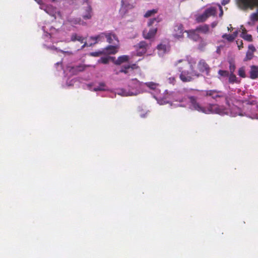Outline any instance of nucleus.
<instances>
[{"label": "nucleus", "instance_id": "6ab92c4d", "mask_svg": "<svg viewBox=\"0 0 258 258\" xmlns=\"http://www.w3.org/2000/svg\"><path fill=\"white\" fill-rule=\"evenodd\" d=\"M117 45H109L106 47V50L108 51L109 53L114 54L117 51Z\"/></svg>", "mask_w": 258, "mask_h": 258}, {"label": "nucleus", "instance_id": "a878e982", "mask_svg": "<svg viewBox=\"0 0 258 258\" xmlns=\"http://www.w3.org/2000/svg\"><path fill=\"white\" fill-rule=\"evenodd\" d=\"M157 13V10H156V9L148 10V11H147V12L144 15V17L148 18L149 17H151V16L156 14Z\"/></svg>", "mask_w": 258, "mask_h": 258}, {"label": "nucleus", "instance_id": "c03bdc74", "mask_svg": "<svg viewBox=\"0 0 258 258\" xmlns=\"http://www.w3.org/2000/svg\"><path fill=\"white\" fill-rule=\"evenodd\" d=\"M237 44H238L239 49H240L243 47V42L242 40L240 41L239 43L238 41H237Z\"/></svg>", "mask_w": 258, "mask_h": 258}, {"label": "nucleus", "instance_id": "20e7f679", "mask_svg": "<svg viewBox=\"0 0 258 258\" xmlns=\"http://www.w3.org/2000/svg\"><path fill=\"white\" fill-rule=\"evenodd\" d=\"M189 101V108L192 110H196L200 112L206 114L207 107L202 105V104L198 101L197 98L194 96H189L188 97Z\"/></svg>", "mask_w": 258, "mask_h": 258}, {"label": "nucleus", "instance_id": "f257e3e1", "mask_svg": "<svg viewBox=\"0 0 258 258\" xmlns=\"http://www.w3.org/2000/svg\"><path fill=\"white\" fill-rule=\"evenodd\" d=\"M161 21V19L158 17L149 20L148 23V26L150 27L153 26V27L151 28L148 31L144 30L143 32V37L146 39H150L155 37L157 33L159 23Z\"/></svg>", "mask_w": 258, "mask_h": 258}, {"label": "nucleus", "instance_id": "7c9ffc66", "mask_svg": "<svg viewBox=\"0 0 258 258\" xmlns=\"http://www.w3.org/2000/svg\"><path fill=\"white\" fill-rule=\"evenodd\" d=\"M226 104L229 107H230V102L232 101V96L230 95H227L224 94V97Z\"/></svg>", "mask_w": 258, "mask_h": 258}, {"label": "nucleus", "instance_id": "c85d7f7f", "mask_svg": "<svg viewBox=\"0 0 258 258\" xmlns=\"http://www.w3.org/2000/svg\"><path fill=\"white\" fill-rule=\"evenodd\" d=\"M105 84L104 83L101 82L100 83L99 86L97 87H95L94 88V91H104L105 90Z\"/></svg>", "mask_w": 258, "mask_h": 258}, {"label": "nucleus", "instance_id": "c756f323", "mask_svg": "<svg viewBox=\"0 0 258 258\" xmlns=\"http://www.w3.org/2000/svg\"><path fill=\"white\" fill-rule=\"evenodd\" d=\"M222 37L227 39L229 42H232L234 40V36L231 34H224L222 35Z\"/></svg>", "mask_w": 258, "mask_h": 258}, {"label": "nucleus", "instance_id": "f704fd0d", "mask_svg": "<svg viewBox=\"0 0 258 258\" xmlns=\"http://www.w3.org/2000/svg\"><path fill=\"white\" fill-rule=\"evenodd\" d=\"M250 20L253 21H258V14L257 13H253L250 15Z\"/></svg>", "mask_w": 258, "mask_h": 258}, {"label": "nucleus", "instance_id": "7ed1b4c3", "mask_svg": "<svg viewBox=\"0 0 258 258\" xmlns=\"http://www.w3.org/2000/svg\"><path fill=\"white\" fill-rule=\"evenodd\" d=\"M189 101V108L192 110H196L200 112L206 114L207 107L202 105V104L198 101L197 98L194 96H189L188 97Z\"/></svg>", "mask_w": 258, "mask_h": 258}, {"label": "nucleus", "instance_id": "f8f14e48", "mask_svg": "<svg viewBox=\"0 0 258 258\" xmlns=\"http://www.w3.org/2000/svg\"><path fill=\"white\" fill-rule=\"evenodd\" d=\"M174 36L175 37L179 39L183 37V26L182 24L176 25L174 28Z\"/></svg>", "mask_w": 258, "mask_h": 258}, {"label": "nucleus", "instance_id": "72a5a7b5", "mask_svg": "<svg viewBox=\"0 0 258 258\" xmlns=\"http://www.w3.org/2000/svg\"><path fill=\"white\" fill-rule=\"evenodd\" d=\"M218 74L223 77H227L229 76V72L227 71L220 70L218 71Z\"/></svg>", "mask_w": 258, "mask_h": 258}, {"label": "nucleus", "instance_id": "dca6fc26", "mask_svg": "<svg viewBox=\"0 0 258 258\" xmlns=\"http://www.w3.org/2000/svg\"><path fill=\"white\" fill-rule=\"evenodd\" d=\"M205 12L207 15L208 18L210 16H214L216 15L217 13V9L215 7H210L209 8L207 9Z\"/></svg>", "mask_w": 258, "mask_h": 258}, {"label": "nucleus", "instance_id": "2f4dec72", "mask_svg": "<svg viewBox=\"0 0 258 258\" xmlns=\"http://www.w3.org/2000/svg\"><path fill=\"white\" fill-rule=\"evenodd\" d=\"M110 57H102L98 60V63H101L103 64H107L108 63Z\"/></svg>", "mask_w": 258, "mask_h": 258}, {"label": "nucleus", "instance_id": "79ce46f5", "mask_svg": "<svg viewBox=\"0 0 258 258\" xmlns=\"http://www.w3.org/2000/svg\"><path fill=\"white\" fill-rule=\"evenodd\" d=\"M132 81L138 86H140L142 83V82H140L139 80H138L137 79H132Z\"/></svg>", "mask_w": 258, "mask_h": 258}, {"label": "nucleus", "instance_id": "cd10ccee", "mask_svg": "<svg viewBox=\"0 0 258 258\" xmlns=\"http://www.w3.org/2000/svg\"><path fill=\"white\" fill-rule=\"evenodd\" d=\"M118 94L120 95L121 96H132L134 95L133 93H130L128 91H126L125 90L121 89L119 90V92H118Z\"/></svg>", "mask_w": 258, "mask_h": 258}, {"label": "nucleus", "instance_id": "09e8293b", "mask_svg": "<svg viewBox=\"0 0 258 258\" xmlns=\"http://www.w3.org/2000/svg\"><path fill=\"white\" fill-rule=\"evenodd\" d=\"M230 0H223L222 2V5L224 6L229 2Z\"/></svg>", "mask_w": 258, "mask_h": 258}, {"label": "nucleus", "instance_id": "37998d69", "mask_svg": "<svg viewBox=\"0 0 258 258\" xmlns=\"http://www.w3.org/2000/svg\"><path fill=\"white\" fill-rule=\"evenodd\" d=\"M121 3L122 7L124 6L126 8H133V6L132 5H129L128 6H127L125 4L124 0H122L121 2Z\"/></svg>", "mask_w": 258, "mask_h": 258}, {"label": "nucleus", "instance_id": "864d4df0", "mask_svg": "<svg viewBox=\"0 0 258 258\" xmlns=\"http://www.w3.org/2000/svg\"><path fill=\"white\" fill-rule=\"evenodd\" d=\"M83 2H84V3H88V0H83Z\"/></svg>", "mask_w": 258, "mask_h": 258}, {"label": "nucleus", "instance_id": "393cba45", "mask_svg": "<svg viewBox=\"0 0 258 258\" xmlns=\"http://www.w3.org/2000/svg\"><path fill=\"white\" fill-rule=\"evenodd\" d=\"M253 57V53L252 52H250V50H248L246 52V56L243 59V61H247L248 60H251Z\"/></svg>", "mask_w": 258, "mask_h": 258}, {"label": "nucleus", "instance_id": "e433bc0d", "mask_svg": "<svg viewBox=\"0 0 258 258\" xmlns=\"http://www.w3.org/2000/svg\"><path fill=\"white\" fill-rule=\"evenodd\" d=\"M241 37L245 40L248 41H252V36L250 34H245L244 35H242Z\"/></svg>", "mask_w": 258, "mask_h": 258}, {"label": "nucleus", "instance_id": "4c0bfd02", "mask_svg": "<svg viewBox=\"0 0 258 258\" xmlns=\"http://www.w3.org/2000/svg\"><path fill=\"white\" fill-rule=\"evenodd\" d=\"M235 70V64L233 63H232V62H230L229 70H230V73H234Z\"/></svg>", "mask_w": 258, "mask_h": 258}, {"label": "nucleus", "instance_id": "b1692460", "mask_svg": "<svg viewBox=\"0 0 258 258\" xmlns=\"http://www.w3.org/2000/svg\"><path fill=\"white\" fill-rule=\"evenodd\" d=\"M229 82L231 84H233L235 83H238L237 78L236 76L234 74V73H230L229 74Z\"/></svg>", "mask_w": 258, "mask_h": 258}, {"label": "nucleus", "instance_id": "473e14b6", "mask_svg": "<svg viewBox=\"0 0 258 258\" xmlns=\"http://www.w3.org/2000/svg\"><path fill=\"white\" fill-rule=\"evenodd\" d=\"M238 75L243 78L246 77L245 69L243 67H241L239 69L238 71Z\"/></svg>", "mask_w": 258, "mask_h": 258}, {"label": "nucleus", "instance_id": "a211bd4d", "mask_svg": "<svg viewBox=\"0 0 258 258\" xmlns=\"http://www.w3.org/2000/svg\"><path fill=\"white\" fill-rule=\"evenodd\" d=\"M92 17V8L90 6H88L86 9V14L83 15V18L85 20L90 19Z\"/></svg>", "mask_w": 258, "mask_h": 258}, {"label": "nucleus", "instance_id": "1a4fd4ad", "mask_svg": "<svg viewBox=\"0 0 258 258\" xmlns=\"http://www.w3.org/2000/svg\"><path fill=\"white\" fill-rule=\"evenodd\" d=\"M101 35H103V37L104 36H105L107 41L109 43L112 44L113 45L118 44L119 40L115 34L112 33H102Z\"/></svg>", "mask_w": 258, "mask_h": 258}, {"label": "nucleus", "instance_id": "f3484780", "mask_svg": "<svg viewBox=\"0 0 258 258\" xmlns=\"http://www.w3.org/2000/svg\"><path fill=\"white\" fill-rule=\"evenodd\" d=\"M86 69V66L84 65H79L72 68L71 70L72 72L77 74L78 73L84 71Z\"/></svg>", "mask_w": 258, "mask_h": 258}, {"label": "nucleus", "instance_id": "49530a36", "mask_svg": "<svg viewBox=\"0 0 258 258\" xmlns=\"http://www.w3.org/2000/svg\"><path fill=\"white\" fill-rule=\"evenodd\" d=\"M241 30H242V34H241V36L242 35H245V34H246V29L243 27L242 26H241Z\"/></svg>", "mask_w": 258, "mask_h": 258}, {"label": "nucleus", "instance_id": "3c124183", "mask_svg": "<svg viewBox=\"0 0 258 258\" xmlns=\"http://www.w3.org/2000/svg\"><path fill=\"white\" fill-rule=\"evenodd\" d=\"M220 10H221V13H220V16H222L223 15V10H222V8L221 6H220Z\"/></svg>", "mask_w": 258, "mask_h": 258}, {"label": "nucleus", "instance_id": "ea45409f", "mask_svg": "<svg viewBox=\"0 0 258 258\" xmlns=\"http://www.w3.org/2000/svg\"><path fill=\"white\" fill-rule=\"evenodd\" d=\"M127 68L130 69H131L132 71H133L135 69H137L139 68L138 66H137L136 64H133L132 65H127Z\"/></svg>", "mask_w": 258, "mask_h": 258}, {"label": "nucleus", "instance_id": "f03ea898", "mask_svg": "<svg viewBox=\"0 0 258 258\" xmlns=\"http://www.w3.org/2000/svg\"><path fill=\"white\" fill-rule=\"evenodd\" d=\"M190 72L188 71L179 70L180 72L179 78L183 82H189L192 81L194 79L192 77L199 78L202 76L201 74L195 70L192 66H190Z\"/></svg>", "mask_w": 258, "mask_h": 258}, {"label": "nucleus", "instance_id": "39448f33", "mask_svg": "<svg viewBox=\"0 0 258 258\" xmlns=\"http://www.w3.org/2000/svg\"><path fill=\"white\" fill-rule=\"evenodd\" d=\"M238 7L243 10H246L248 9L253 10L255 7H257L256 11L258 14V0H237Z\"/></svg>", "mask_w": 258, "mask_h": 258}, {"label": "nucleus", "instance_id": "8fccbe9b", "mask_svg": "<svg viewBox=\"0 0 258 258\" xmlns=\"http://www.w3.org/2000/svg\"><path fill=\"white\" fill-rule=\"evenodd\" d=\"M238 32L237 31L234 32L232 34H231L233 36H234V39L237 37Z\"/></svg>", "mask_w": 258, "mask_h": 258}, {"label": "nucleus", "instance_id": "2eb2a0df", "mask_svg": "<svg viewBox=\"0 0 258 258\" xmlns=\"http://www.w3.org/2000/svg\"><path fill=\"white\" fill-rule=\"evenodd\" d=\"M196 29L198 32H200L203 34H207L209 32V26L207 24H205L204 25L197 27Z\"/></svg>", "mask_w": 258, "mask_h": 258}, {"label": "nucleus", "instance_id": "c9c22d12", "mask_svg": "<svg viewBox=\"0 0 258 258\" xmlns=\"http://www.w3.org/2000/svg\"><path fill=\"white\" fill-rule=\"evenodd\" d=\"M129 70L130 69L127 68V66H122L120 70L119 71V73H123L124 74H127L129 72Z\"/></svg>", "mask_w": 258, "mask_h": 258}, {"label": "nucleus", "instance_id": "4468645a", "mask_svg": "<svg viewBox=\"0 0 258 258\" xmlns=\"http://www.w3.org/2000/svg\"><path fill=\"white\" fill-rule=\"evenodd\" d=\"M128 55H123L119 56L117 59L114 61V63L116 65H120L123 62H127L129 60Z\"/></svg>", "mask_w": 258, "mask_h": 258}, {"label": "nucleus", "instance_id": "5701e85b", "mask_svg": "<svg viewBox=\"0 0 258 258\" xmlns=\"http://www.w3.org/2000/svg\"><path fill=\"white\" fill-rule=\"evenodd\" d=\"M145 85L151 90H155L158 86V84L153 82H147Z\"/></svg>", "mask_w": 258, "mask_h": 258}, {"label": "nucleus", "instance_id": "603ef678", "mask_svg": "<svg viewBox=\"0 0 258 258\" xmlns=\"http://www.w3.org/2000/svg\"><path fill=\"white\" fill-rule=\"evenodd\" d=\"M87 43L86 42H85V43L84 44V45L82 46V47H85L86 46H87Z\"/></svg>", "mask_w": 258, "mask_h": 258}, {"label": "nucleus", "instance_id": "412c9836", "mask_svg": "<svg viewBox=\"0 0 258 258\" xmlns=\"http://www.w3.org/2000/svg\"><path fill=\"white\" fill-rule=\"evenodd\" d=\"M103 38V35H101V34L96 36H91L90 39L92 40L93 42H91L89 46H92L94 44H96L98 42V40L100 39V38Z\"/></svg>", "mask_w": 258, "mask_h": 258}, {"label": "nucleus", "instance_id": "0eeeda50", "mask_svg": "<svg viewBox=\"0 0 258 258\" xmlns=\"http://www.w3.org/2000/svg\"><path fill=\"white\" fill-rule=\"evenodd\" d=\"M205 96L211 97L212 99L218 101V99L224 97V93L222 91L216 89L208 90L204 91Z\"/></svg>", "mask_w": 258, "mask_h": 258}, {"label": "nucleus", "instance_id": "a19ab883", "mask_svg": "<svg viewBox=\"0 0 258 258\" xmlns=\"http://www.w3.org/2000/svg\"><path fill=\"white\" fill-rule=\"evenodd\" d=\"M102 52H93L91 53V55L93 56H99L100 54H101Z\"/></svg>", "mask_w": 258, "mask_h": 258}, {"label": "nucleus", "instance_id": "9d476101", "mask_svg": "<svg viewBox=\"0 0 258 258\" xmlns=\"http://www.w3.org/2000/svg\"><path fill=\"white\" fill-rule=\"evenodd\" d=\"M184 32L187 33V37L189 39L194 41H198L200 40V39L201 38V37L198 33V31L196 30V29L189 30H185Z\"/></svg>", "mask_w": 258, "mask_h": 258}, {"label": "nucleus", "instance_id": "58836bf2", "mask_svg": "<svg viewBox=\"0 0 258 258\" xmlns=\"http://www.w3.org/2000/svg\"><path fill=\"white\" fill-rule=\"evenodd\" d=\"M157 49L159 50H163L165 51L166 49V46L164 44H160L157 46Z\"/></svg>", "mask_w": 258, "mask_h": 258}, {"label": "nucleus", "instance_id": "bb28decb", "mask_svg": "<svg viewBox=\"0 0 258 258\" xmlns=\"http://www.w3.org/2000/svg\"><path fill=\"white\" fill-rule=\"evenodd\" d=\"M199 41L200 43L198 46V49L203 51L204 49L205 46H206L207 43L202 38L200 39Z\"/></svg>", "mask_w": 258, "mask_h": 258}, {"label": "nucleus", "instance_id": "6e6552de", "mask_svg": "<svg viewBox=\"0 0 258 258\" xmlns=\"http://www.w3.org/2000/svg\"><path fill=\"white\" fill-rule=\"evenodd\" d=\"M197 69L199 73H205L207 76L210 75L211 68L205 60L200 59L197 64Z\"/></svg>", "mask_w": 258, "mask_h": 258}, {"label": "nucleus", "instance_id": "aec40b11", "mask_svg": "<svg viewBox=\"0 0 258 258\" xmlns=\"http://www.w3.org/2000/svg\"><path fill=\"white\" fill-rule=\"evenodd\" d=\"M207 19L208 17L204 12L203 14L197 16L196 20L198 23H202L205 22Z\"/></svg>", "mask_w": 258, "mask_h": 258}, {"label": "nucleus", "instance_id": "de8ad7c7", "mask_svg": "<svg viewBox=\"0 0 258 258\" xmlns=\"http://www.w3.org/2000/svg\"><path fill=\"white\" fill-rule=\"evenodd\" d=\"M169 80L170 83H174L175 82V79L174 77H170L169 78Z\"/></svg>", "mask_w": 258, "mask_h": 258}, {"label": "nucleus", "instance_id": "9b49d317", "mask_svg": "<svg viewBox=\"0 0 258 258\" xmlns=\"http://www.w3.org/2000/svg\"><path fill=\"white\" fill-rule=\"evenodd\" d=\"M150 44L147 43L145 41L140 42L137 45L136 47L138 51H140L141 53L144 54L146 52L148 49L149 48Z\"/></svg>", "mask_w": 258, "mask_h": 258}, {"label": "nucleus", "instance_id": "ddd939ff", "mask_svg": "<svg viewBox=\"0 0 258 258\" xmlns=\"http://www.w3.org/2000/svg\"><path fill=\"white\" fill-rule=\"evenodd\" d=\"M250 78L255 79L258 78V66H251L249 71Z\"/></svg>", "mask_w": 258, "mask_h": 258}, {"label": "nucleus", "instance_id": "a18cd8bd", "mask_svg": "<svg viewBox=\"0 0 258 258\" xmlns=\"http://www.w3.org/2000/svg\"><path fill=\"white\" fill-rule=\"evenodd\" d=\"M248 48L251 50L250 52H252L253 53L255 50V47L252 45H249Z\"/></svg>", "mask_w": 258, "mask_h": 258}, {"label": "nucleus", "instance_id": "423d86ee", "mask_svg": "<svg viewBox=\"0 0 258 258\" xmlns=\"http://www.w3.org/2000/svg\"><path fill=\"white\" fill-rule=\"evenodd\" d=\"M207 111L206 114L216 113L223 115L227 113L223 106L217 104H209L207 106Z\"/></svg>", "mask_w": 258, "mask_h": 258}, {"label": "nucleus", "instance_id": "4be33fe9", "mask_svg": "<svg viewBox=\"0 0 258 258\" xmlns=\"http://www.w3.org/2000/svg\"><path fill=\"white\" fill-rule=\"evenodd\" d=\"M71 40L73 41L77 40L83 43L84 41V38L83 37L78 35L77 34H73L71 36Z\"/></svg>", "mask_w": 258, "mask_h": 258}]
</instances>
